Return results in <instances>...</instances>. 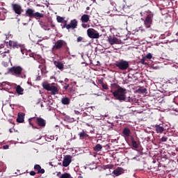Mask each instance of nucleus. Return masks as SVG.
Returning <instances> with one entry per match:
<instances>
[{
    "label": "nucleus",
    "mask_w": 178,
    "mask_h": 178,
    "mask_svg": "<svg viewBox=\"0 0 178 178\" xmlns=\"http://www.w3.org/2000/svg\"><path fill=\"white\" fill-rule=\"evenodd\" d=\"M64 88L65 90H67V88H69V84H67L66 86H64Z\"/></svg>",
    "instance_id": "nucleus-46"
},
{
    "label": "nucleus",
    "mask_w": 178,
    "mask_h": 178,
    "mask_svg": "<svg viewBox=\"0 0 178 178\" xmlns=\"http://www.w3.org/2000/svg\"><path fill=\"white\" fill-rule=\"evenodd\" d=\"M72 175L67 172H65L64 174H62L60 178H70Z\"/></svg>",
    "instance_id": "nucleus-27"
},
{
    "label": "nucleus",
    "mask_w": 178,
    "mask_h": 178,
    "mask_svg": "<svg viewBox=\"0 0 178 178\" xmlns=\"http://www.w3.org/2000/svg\"><path fill=\"white\" fill-rule=\"evenodd\" d=\"M51 27H52V29H54L55 27V24H51Z\"/></svg>",
    "instance_id": "nucleus-48"
},
{
    "label": "nucleus",
    "mask_w": 178,
    "mask_h": 178,
    "mask_svg": "<svg viewBox=\"0 0 178 178\" xmlns=\"http://www.w3.org/2000/svg\"><path fill=\"white\" fill-rule=\"evenodd\" d=\"M1 52V55L2 56V58H5V56H9L8 54L6 53H3V51H0V53Z\"/></svg>",
    "instance_id": "nucleus-39"
},
{
    "label": "nucleus",
    "mask_w": 178,
    "mask_h": 178,
    "mask_svg": "<svg viewBox=\"0 0 178 178\" xmlns=\"http://www.w3.org/2000/svg\"><path fill=\"white\" fill-rule=\"evenodd\" d=\"M113 95L118 101H126V88H120L114 90Z\"/></svg>",
    "instance_id": "nucleus-2"
},
{
    "label": "nucleus",
    "mask_w": 178,
    "mask_h": 178,
    "mask_svg": "<svg viewBox=\"0 0 178 178\" xmlns=\"http://www.w3.org/2000/svg\"><path fill=\"white\" fill-rule=\"evenodd\" d=\"M131 144L132 146L134 147V148H138V144H137V142L136 140H134V138H131Z\"/></svg>",
    "instance_id": "nucleus-25"
},
{
    "label": "nucleus",
    "mask_w": 178,
    "mask_h": 178,
    "mask_svg": "<svg viewBox=\"0 0 178 178\" xmlns=\"http://www.w3.org/2000/svg\"><path fill=\"white\" fill-rule=\"evenodd\" d=\"M24 79H26V75H24Z\"/></svg>",
    "instance_id": "nucleus-53"
},
{
    "label": "nucleus",
    "mask_w": 178,
    "mask_h": 178,
    "mask_svg": "<svg viewBox=\"0 0 178 178\" xmlns=\"http://www.w3.org/2000/svg\"><path fill=\"white\" fill-rule=\"evenodd\" d=\"M138 91L140 92H142L143 94L146 93L147 92V89L146 88H143V89H138Z\"/></svg>",
    "instance_id": "nucleus-37"
},
{
    "label": "nucleus",
    "mask_w": 178,
    "mask_h": 178,
    "mask_svg": "<svg viewBox=\"0 0 178 178\" xmlns=\"http://www.w3.org/2000/svg\"><path fill=\"white\" fill-rule=\"evenodd\" d=\"M79 24V22H77V19H74L70 21V23L68 24L69 29H72V30H74V29H77V26Z\"/></svg>",
    "instance_id": "nucleus-12"
},
{
    "label": "nucleus",
    "mask_w": 178,
    "mask_h": 178,
    "mask_svg": "<svg viewBox=\"0 0 178 178\" xmlns=\"http://www.w3.org/2000/svg\"><path fill=\"white\" fill-rule=\"evenodd\" d=\"M120 88H122L118 83H112L111 84V92L113 93V91H116V90H119Z\"/></svg>",
    "instance_id": "nucleus-20"
},
{
    "label": "nucleus",
    "mask_w": 178,
    "mask_h": 178,
    "mask_svg": "<svg viewBox=\"0 0 178 178\" xmlns=\"http://www.w3.org/2000/svg\"><path fill=\"white\" fill-rule=\"evenodd\" d=\"M113 173L115 176H120V175H122V173H123V168H118L117 169L113 170Z\"/></svg>",
    "instance_id": "nucleus-18"
},
{
    "label": "nucleus",
    "mask_w": 178,
    "mask_h": 178,
    "mask_svg": "<svg viewBox=\"0 0 178 178\" xmlns=\"http://www.w3.org/2000/svg\"><path fill=\"white\" fill-rule=\"evenodd\" d=\"M108 42H110L111 45H113L115 44H118L119 42V40L118 39V38H109Z\"/></svg>",
    "instance_id": "nucleus-19"
},
{
    "label": "nucleus",
    "mask_w": 178,
    "mask_h": 178,
    "mask_svg": "<svg viewBox=\"0 0 178 178\" xmlns=\"http://www.w3.org/2000/svg\"><path fill=\"white\" fill-rule=\"evenodd\" d=\"M54 63L56 67H57V69H59V70H63V69L65 68V65H63V63L59 61H54Z\"/></svg>",
    "instance_id": "nucleus-17"
},
{
    "label": "nucleus",
    "mask_w": 178,
    "mask_h": 178,
    "mask_svg": "<svg viewBox=\"0 0 178 178\" xmlns=\"http://www.w3.org/2000/svg\"><path fill=\"white\" fill-rule=\"evenodd\" d=\"M145 57H143L142 59H141V63L142 65H147V63H145Z\"/></svg>",
    "instance_id": "nucleus-40"
},
{
    "label": "nucleus",
    "mask_w": 178,
    "mask_h": 178,
    "mask_svg": "<svg viewBox=\"0 0 178 178\" xmlns=\"http://www.w3.org/2000/svg\"><path fill=\"white\" fill-rule=\"evenodd\" d=\"M15 91L18 95H23L24 89L20 86V85L17 86L15 88Z\"/></svg>",
    "instance_id": "nucleus-15"
},
{
    "label": "nucleus",
    "mask_w": 178,
    "mask_h": 178,
    "mask_svg": "<svg viewBox=\"0 0 178 178\" xmlns=\"http://www.w3.org/2000/svg\"><path fill=\"white\" fill-rule=\"evenodd\" d=\"M1 52H3V54H7L8 55V56H10V50L9 49H5L4 51H1Z\"/></svg>",
    "instance_id": "nucleus-30"
},
{
    "label": "nucleus",
    "mask_w": 178,
    "mask_h": 178,
    "mask_svg": "<svg viewBox=\"0 0 178 178\" xmlns=\"http://www.w3.org/2000/svg\"><path fill=\"white\" fill-rule=\"evenodd\" d=\"M87 34L89 38L98 39L99 38V33L92 28L88 29L87 30Z\"/></svg>",
    "instance_id": "nucleus-8"
},
{
    "label": "nucleus",
    "mask_w": 178,
    "mask_h": 178,
    "mask_svg": "<svg viewBox=\"0 0 178 178\" xmlns=\"http://www.w3.org/2000/svg\"><path fill=\"white\" fill-rule=\"evenodd\" d=\"M64 49L65 52L69 51V47H67V42L63 40H58L54 42V45L52 47V51H59Z\"/></svg>",
    "instance_id": "nucleus-1"
},
{
    "label": "nucleus",
    "mask_w": 178,
    "mask_h": 178,
    "mask_svg": "<svg viewBox=\"0 0 178 178\" xmlns=\"http://www.w3.org/2000/svg\"><path fill=\"white\" fill-rule=\"evenodd\" d=\"M67 81V79H65V81Z\"/></svg>",
    "instance_id": "nucleus-56"
},
{
    "label": "nucleus",
    "mask_w": 178,
    "mask_h": 178,
    "mask_svg": "<svg viewBox=\"0 0 178 178\" xmlns=\"http://www.w3.org/2000/svg\"><path fill=\"white\" fill-rule=\"evenodd\" d=\"M83 37L79 36L77 38L76 41H77V42H81V41H83Z\"/></svg>",
    "instance_id": "nucleus-38"
},
{
    "label": "nucleus",
    "mask_w": 178,
    "mask_h": 178,
    "mask_svg": "<svg viewBox=\"0 0 178 178\" xmlns=\"http://www.w3.org/2000/svg\"><path fill=\"white\" fill-rule=\"evenodd\" d=\"M79 136L80 138H87V137H88V134H87L84 131H82L81 132H80L79 134Z\"/></svg>",
    "instance_id": "nucleus-23"
},
{
    "label": "nucleus",
    "mask_w": 178,
    "mask_h": 178,
    "mask_svg": "<svg viewBox=\"0 0 178 178\" xmlns=\"http://www.w3.org/2000/svg\"><path fill=\"white\" fill-rule=\"evenodd\" d=\"M155 129L156 133H162L164 131L165 128H163V127H161L160 125H155Z\"/></svg>",
    "instance_id": "nucleus-22"
},
{
    "label": "nucleus",
    "mask_w": 178,
    "mask_h": 178,
    "mask_svg": "<svg viewBox=\"0 0 178 178\" xmlns=\"http://www.w3.org/2000/svg\"><path fill=\"white\" fill-rule=\"evenodd\" d=\"M60 175V172H58L57 176H59Z\"/></svg>",
    "instance_id": "nucleus-50"
},
{
    "label": "nucleus",
    "mask_w": 178,
    "mask_h": 178,
    "mask_svg": "<svg viewBox=\"0 0 178 178\" xmlns=\"http://www.w3.org/2000/svg\"><path fill=\"white\" fill-rule=\"evenodd\" d=\"M62 23H63L64 24H67V20L63 19V22Z\"/></svg>",
    "instance_id": "nucleus-47"
},
{
    "label": "nucleus",
    "mask_w": 178,
    "mask_h": 178,
    "mask_svg": "<svg viewBox=\"0 0 178 178\" xmlns=\"http://www.w3.org/2000/svg\"><path fill=\"white\" fill-rule=\"evenodd\" d=\"M33 129H37V127L33 126Z\"/></svg>",
    "instance_id": "nucleus-52"
},
{
    "label": "nucleus",
    "mask_w": 178,
    "mask_h": 178,
    "mask_svg": "<svg viewBox=\"0 0 178 178\" xmlns=\"http://www.w3.org/2000/svg\"><path fill=\"white\" fill-rule=\"evenodd\" d=\"M102 145H101V144H97L94 147V151H96L97 152H99V151H102Z\"/></svg>",
    "instance_id": "nucleus-24"
},
{
    "label": "nucleus",
    "mask_w": 178,
    "mask_h": 178,
    "mask_svg": "<svg viewBox=\"0 0 178 178\" xmlns=\"http://www.w3.org/2000/svg\"><path fill=\"white\" fill-rule=\"evenodd\" d=\"M88 9H89V8L88 7V8H87V10H88Z\"/></svg>",
    "instance_id": "nucleus-54"
},
{
    "label": "nucleus",
    "mask_w": 178,
    "mask_h": 178,
    "mask_svg": "<svg viewBox=\"0 0 178 178\" xmlns=\"http://www.w3.org/2000/svg\"><path fill=\"white\" fill-rule=\"evenodd\" d=\"M129 102H131L130 99H129Z\"/></svg>",
    "instance_id": "nucleus-57"
},
{
    "label": "nucleus",
    "mask_w": 178,
    "mask_h": 178,
    "mask_svg": "<svg viewBox=\"0 0 178 178\" xmlns=\"http://www.w3.org/2000/svg\"><path fill=\"white\" fill-rule=\"evenodd\" d=\"M61 26H62V29H67V30H70L69 24H64L63 25L61 24Z\"/></svg>",
    "instance_id": "nucleus-32"
},
{
    "label": "nucleus",
    "mask_w": 178,
    "mask_h": 178,
    "mask_svg": "<svg viewBox=\"0 0 178 178\" xmlns=\"http://www.w3.org/2000/svg\"><path fill=\"white\" fill-rule=\"evenodd\" d=\"M115 66H116V67H118L120 70H127L130 65L127 60H120L115 62Z\"/></svg>",
    "instance_id": "nucleus-6"
},
{
    "label": "nucleus",
    "mask_w": 178,
    "mask_h": 178,
    "mask_svg": "<svg viewBox=\"0 0 178 178\" xmlns=\"http://www.w3.org/2000/svg\"><path fill=\"white\" fill-rule=\"evenodd\" d=\"M100 84L104 90H108V84L104 83V82H101Z\"/></svg>",
    "instance_id": "nucleus-28"
},
{
    "label": "nucleus",
    "mask_w": 178,
    "mask_h": 178,
    "mask_svg": "<svg viewBox=\"0 0 178 178\" xmlns=\"http://www.w3.org/2000/svg\"><path fill=\"white\" fill-rule=\"evenodd\" d=\"M65 17H60V16H57L56 17V20L58 23H63Z\"/></svg>",
    "instance_id": "nucleus-26"
},
{
    "label": "nucleus",
    "mask_w": 178,
    "mask_h": 178,
    "mask_svg": "<svg viewBox=\"0 0 178 178\" xmlns=\"http://www.w3.org/2000/svg\"><path fill=\"white\" fill-rule=\"evenodd\" d=\"M42 86L44 90H46L47 91H51V95H56V94L59 92V89L58 87L55 86V83H49L47 82H43Z\"/></svg>",
    "instance_id": "nucleus-3"
},
{
    "label": "nucleus",
    "mask_w": 178,
    "mask_h": 178,
    "mask_svg": "<svg viewBox=\"0 0 178 178\" xmlns=\"http://www.w3.org/2000/svg\"><path fill=\"white\" fill-rule=\"evenodd\" d=\"M73 90V88H70V91H72Z\"/></svg>",
    "instance_id": "nucleus-51"
},
{
    "label": "nucleus",
    "mask_w": 178,
    "mask_h": 178,
    "mask_svg": "<svg viewBox=\"0 0 178 178\" xmlns=\"http://www.w3.org/2000/svg\"><path fill=\"white\" fill-rule=\"evenodd\" d=\"M12 8L16 15H22V12H23V10L22 9V6L17 3H13Z\"/></svg>",
    "instance_id": "nucleus-9"
},
{
    "label": "nucleus",
    "mask_w": 178,
    "mask_h": 178,
    "mask_svg": "<svg viewBox=\"0 0 178 178\" xmlns=\"http://www.w3.org/2000/svg\"><path fill=\"white\" fill-rule=\"evenodd\" d=\"M122 134L124 137H130V134H131V131H130V129L125 127L122 131Z\"/></svg>",
    "instance_id": "nucleus-16"
},
{
    "label": "nucleus",
    "mask_w": 178,
    "mask_h": 178,
    "mask_svg": "<svg viewBox=\"0 0 178 178\" xmlns=\"http://www.w3.org/2000/svg\"><path fill=\"white\" fill-rule=\"evenodd\" d=\"M80 20L82 23L81 24V27H83V29H88V27H90V25L87 24V23H88V22H90L89 15L83 14L81 16Z\"/></svg>",
    "instance_id": "nucleus-7"
},
{
    "label": "nucleus",
    "mask_w": 178,
    "mask_h": 178,
    "mask_svg": "<svg viewBox=\"0 0 178 178\" xmlns=\"http://www.w3.org/2000/svg\"><path fill=\"white\" fill-rule=\"evenodd\" d=\"M38 174H41V175H44V173H45V170H44V168H40L39 170V171L38 172Z\"/></svg>",
    "instance_id": "nucleus-35"
},
{
    "label": "nucleus",
    "mask_w": 178,
    "mask_h": 178,
    "mask_svg": "<svg viewBox=\"0 0 178 178\" xmlns=\"http://www.w3.org/2000/svg\"><path fill=\"white\" fill-rule=\"evenodd\" d=\"M146 59H152V54L149 53L145 57Z\"/></svg>",
    "instance_id": "nucleus-33"
},
{
    "label": "nucleus",
    "mask_w": 178,
    "mask_h": 178,
    "mask_svg": "<svg viewBox=\"0 0 178 178\" xmlns=\"http://www.w3.org/2000/svg\"><path fill=\"white\" fill-rule=\"evenodd\" d=\"M3 149H9V146L8 145L3 146Z\"/></svg>",
    "instance_id": "nucleus-42"
},
{
    "label": "nucleus",
    "mask_w": 178,
    "mask_h": 178,
    "mask_svg": "<svg viewBox=\"0 0 178 178\" xmlns=\"http://www.w3.org/2000/svg\"><path fill=\"white\" fill-rule=\"evenodd\" d=\"M70 163H72V156L66 155L63 161V166L67 168Z\"/></svg>",
    "instance_id": "nucleus-10"
},
{
    "label": "nucleus",
    "mask_w": 178,
    "mask_h": 178,
    "mask_svg": "<svg viewBox=\"0 0 178 178\" xmlns=\"http://www.w3.org/2000/svg\"><path fill=\"white\" fill-rule=\"evenodd\" d=\"M17 122V123H23V122H24V113H18Z\"/></svg>",
    "instance_id": "nucleus-14"
},
{
    "label": "nucleus",
    "mask_w": 178,
    "mask_h": 178,
    "mask_svg": "<svg viewBox=\"0 0 178 178\" xmlns=\"http://www.w3.org/2000/svg\"><path fill=\"white\" fill-rule=\"evenodd\" d=\"M87 124V126H90V124Z\"/></svg>",
    "instance_id": "nucleus-55"
},
{
    "label": "nucleus",
    "mask_w": 178,
    "mask_h": 178,
    "mask_svg": "<svg viewBox=\"0 0 178 178\" xmlns=\"http://www.w3.org/2000/svg\"><path fill=\"white\" fill-rule=\"evenodd\" d=\"M74 112L75 115H80V113L79 111L74 110Z\"/></svg>",
    "instance_id": "nucleus-44"
},
{
    "label": "nucleus",
    "mask_w": 178,
    "mask_h": 178,
    "mask_svg": "<svg viewBox=\"0 0 178 178\" xmlns=\"http://www.w3.org/2000/svg\"><path fill=\"white\" fill-rule=\"evenodd\" d=\"M34 169L35 170H38V172H39V170L41 169V165L36 164L34 166Z\"/></svg>",
    "instance_id": "nucleus-31"
},
{
    "label": "nucleus",
    "mask_w": 178,
    "mask_h": 178,
    "mask_svg": "<svg viewBox=\"0 0 178 178\" xmlns=\"http://www.w3.org/2000/svg\"><path fill=\"white\" fill-rule=\"evenodd\" d=\"M13 48H19V44H17V42H14L13 43Z\"/></svg>",
    "instance_id": "nucleus-36"
},
{
    "label": "nucleus",
    "mask_w": 178,
    "mask_h": 178,
    "mask_svg": "<svg viewBox=\"0 0 178 178\" xmlns=\"http://www.w3.org/2000/svg\"><path fill=\"white\" fill-rule=\"evenodd\" d=\"M3 48H5V45L3 44H0V49H3Z\"/></svg>",
    "instance_id": "nucleus-45"
},
{
    "label": "nucleus",
    "mask_w": 178,
    "mask_h": 178,
    "mask_svg": "<svg viewBox=\"0 0 178 178\" xmlns=\"http://www.w3.org/2000/svg\"><path fill=\"white\" fill-rule=\"evenodd\" d=\"M9 73L13 74V76H16V77H23V67L22 66H13L8 70Z\"/></svg>",
    "instance_id": "nucleus-5"
},
{
    "label": "nucleus",
    "mask_w": 178,
    "mask_h": 178,
    "mask_svg": "<svg viewBox=\"0 0 178 178\" xmlns=\"http://www.w3.org/2000/svg\"><path fill=\"white\" fill-rule=\"evenodd\" d=\"M63 105H69L70 104V99L69 97H63L61 99Z\"/></svg>",
    "instance_id": "nucleus-21"
},
{
    "label": "nucleus",
    "mask_w": 178,
    "mask_h": 178,
    "mask_svg": "<svg viewBox=\"0 0 178 178\" xmlns=\"http://www.w3.org/2000/svg\"><path fill=\"white\" fill-rule=\"evenodd\" d=\"M36 123L38 125L40 126V127H45V126L47 125V122L42 118H37Z\"/></svg>",
    "instance_id": "nucleus-13"
},
{
    "label": "nucleus",
    "mask_w": 178,
    "mask_h": 178,
    "mask_svg": "<svg viewBox=\"0 0 178 178\" xmlns=\"http://www.w3.org/2000/svg\"><path fill=\"white\" fill-rule=\"evenodd\" d=\"M8 84V82L0 83V90H3V87Z\"/></svg>",
    "instance_id": "nucleus-29"
},
{
    "label": "nucleus",
    "mask_w": 178,
    "mask_h": 178,
    "mask_svg": "<svg viewBox=\"0 0 178 178\" xmlns=\"http://www.w3.org/2000/svg\"><path fill=\"white\" fill-rule=\"evenodd\" d=\"M161 141H162V143H166V141H168V137L163 136L161 139Z\"/></svg>",
    "instance_id": "nucleus-34"
},
{
    "label": "nucleus",
    "mask_w": 178,
    "mask_h": 178,
    "mask_svg": "<svg viewBox=\"0 0 178 178\" xmlns=\"http://www.w3.org/2000/svg\"><path fill=\"white\" fill-rule=\"evenodd\" d=\"M144 24L146 26V27H150L151 24H152V15H148L145 20H144Z\"/></svg>",
    "instance_id": "nucleus-11"
},
{
    "label": "nucleus",
    "mask_w": 178,
    "mask_h": 178,
    "mask_svg": "<svg viewBox=\"0 0 178 178\" xmlns=\"http://www.w3.org/2000/svg\"><path fill=\"white\" fill-rule=\"evenodd\" d=\"M13 41H12V40H10L9 42H8V45H9V47H13Z\"/></svg>",
    "instance_id": "nucleus-41"
},
{
    "label": "nucleus",
    "mask_w": 178,
    "mask_h": 178,
    "mask_svg": "<svg viewBox=\"0 0 178 178\" xmlns=\"http://www.w3.org/2000/svg\"><path fill=\"white\" fill-rule=\"evenodd\" d=\"M78 178H83V176L79 175V176L78 177Z\"/></svg>",
    "instance_id": "nucleus-49"
},
{
    "label": "nucleus",
    "mask_w": 178,
    "mask_h": 178,
    "mask_svg": "<svg viewBox=\"0 0 178 178\" xmlns=\"http://www.w3.org/2000/svg\"><path fill=\"white\" fill-rule=\"evenodd\" d=\"M25 15L26 16H28V17H30V19L34 17L35 19H36V20H38V19L44 17V14L39 12L35 13L33 8H27L26 10Z\"/></svg>",
    "instance_id": "nucleus-4"
},
{
    "label": "nucleus",
    "mask_w": 178,
    "mask_h": 178,
    "mask_svg": "<svg viewBox=\"0 0 178 178\" xmlns=\"http://www.w3.org/2000/svg\"><path fill=\"white\" fill-rule=\"evenodd\" d=\"M30 175L31 176H35V172L34 171H31Z\"/></svg>",
    "instance_id": "nucleus-43"
}]
</instances>
